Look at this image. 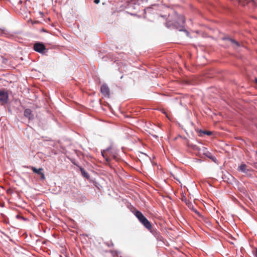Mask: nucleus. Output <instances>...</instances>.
Masks as SVG:
<instances>
[{
  "label": "nucleus",
  "instance_id": "obj_9",
  "mask_svg": "<svg viewBox=\"0 0 257 257\" xmlns=\"http://www.w3.org/2000/svg\"><path fill=\"white\" fill-rule=\"evenodd\" d=\"M223 40H228L230 41L232 44L234 45L235 46V47H239L240 45L238 42L235 41L234 39H232L229 37H224L223 38Z\"/></svg>",
  "mask_w": 257,
  "mask_h": 257
},
{
  "label": "nucleus",
  "instance_id": "obj_17",
  "mask_svg": "<svg viewBox=\"0 0 257 257\" xmlns=\"http://www.w3.org/2000/svg\"><path fill=\"white\" fill-rule=\"evenodd\" d=\"M99 2H100V0H94V3L96 4H98V3H99Z\"/></svg>",
  "mask_w": 257,
  "mask_h": 257
},
{
  "label": "nucleus",
  "instance_id": "obj_8",
  "mask_svg": "<svg viewBox=\"0 0 257 257\" xmlns=\"http://www.w3.org/2000/svg\"><path fill=\"white\" fill-rule=\"evenodd\" d=\"M185 203L186 205L190 210H192L193 212H194L197 214H199V212L194 208V204L191 201L187 200L185 199Z\"/></svg>",
  "mask_w": 257,
  "mask_h": 257
},
{
  "label": "nucleus",
  "instance_id": "obj_18",
  "mask_svg": "<svg viewBox=\"0 0 257 257\" xmlns=\"http://www.w3.org/2000/svg\"><path fill=\"white\" fill-rule=\"evenodd\" d=\"M110 147H109V148H107L105 150V151H109L110 150ZM104 151H105V150H104V151H103V152H104Z\"/></svg>",
  "mask_w": 257,
  "mask_h": 257
},
{
  "label": "nucleus",
  "instance_id": "obj_19",
  "mask_svg": "<svg viewBox=\"0 0 257 257\" xmlns=\"http://www.w3.org/2000/svg\"><path fill=\"white\" fill-rule=\"evenodd\" d=\"M255 257H257V249H256V252H255Z\"/></svg>",
  "mask_w": 257,
  "mask_h": 257
},
{
  "label": "nucleus",
  "instance_id": "obj_16",
  "mask_svg": "<svg viewBox=\"0 0 257 257\" xmlns=\"http://www.w3.org/2000/svg\"><path fill=\"white\" fill-rule=\"evenodd\" d=\"M17 218H21V219H23V220H25V218H24V217H23V216H20L19 215H17Z\"/></svg>",
  "mask_w": 257,
  "mask_h": 257
},
{
  "label": "nucleus",
  "instance_id": "obj_5",
  "mask_svg": "<svg viewBox=\"0 0 257 257\" xmlns=\"http://www.w3.org/2000/svg\"><path fill=\"white\" fill-rule=\"evenodd\" d=\"M24 116L28 118L29 120H33L34 119V115L33 113L32 110L29 108L25 109Z\"/></svg>",
  "mask_w": 257,
  "mask_h": 257
},
{
  "label": "nucleus",
  "instance_id": "obj_11",
  "mask_svg": "<svg viewBox=\"0 0 257 257\" xmlns=\"http://www.w3.org/2000/svg\"><path fill=\"white\" fill-rule=\"evenodd\" d=\"M78 167L80 169V172H81V173L82 175L84 177H85V178H86L87 179H88L89 178V177H90L89 174L82 167H80V166H78Z\"/></svg>",
  "mask_w": 257,
  "mask_h": 257
},
{
  "label": "nucleus",
  "instance_id": "obj_12",
  "mask_svg": "<svg viewBox=\"0 0 257 257\" xmlns=\"http://www.w3.org/2000/svg\"><path fill=\"white\" fill-rule=\"evenodd\" d=\"M148 1V0H137V2L138 3V5H136V7H138L141 3H146ZM134 4H136V3H135V1H132V2H131L128 5V6L129 7H131L132 6V5H134Z\"/></svg>",
  "mask_w": 257,
  "mask_h": 257
},
{
  "label": "nucleus",
  "instance_id": "obj_6",
  "mask_svg": "<svg viewBox=\"0 0 257 257\" xmlns=\"http://www.w3.org/2000/svg\"><path fill=\"white\" fill-rule=\"evenodd\" d=\"M238 170L242 173L248 174V173L251 170L250 168H248L246 164L242 163L238 168Z\"/></svg>",
  "mask_w": 257,
  "mask_h": 257
},
{
  "label": "nucleus",
  "instance_id": "obj_3",
  "mask_svg": "<svg viewBox=\"0 0 257 257\" xmlns=\"http://www.w3.org/2000/svg\"><path fill=\"white\" fill-rule=\"evenodd\" d=\"M34 50L41 54H44L46 52V47L44 44L41 42H36L33 47Z\"/></svg>",
  "mask_w": 257,
  "mask_h": 257
},
{
  "label": "nucleus",
  "instance_id": "obj_14",
  "mask_svg": "<svg viewBox=\"0 0 257 257\" xmlns=\"http://www.w3.org/2000/svg\"><path fill=\"white\" fill-rule=\"evenodd\" d=\"M200 132L203 134L207 135L208 136H210L212 134V133L210 131H200Z\"/></svg>",
  "mask_w": 257,
  "mask_h": 257
},
{
  "label": "nucleus",
  "instance_id": "obj_13",
  "mask_svg": "<svg viewBox=\"0 0 257 257\" xmlns=\"http://www.w3.org/2000/svg\"><path fill=\"white\" fill-rule=\"evenodd\" d=\"M204 154L208 158L211 159L212 160L214 161L215 159V158L212 155V154L209 152H207L206 153H204Z\"/></svg>",
  "mask_w": 257,
  "mask_h": 257
},
{
  "label": "nucleus",
  "instance_id": "obj_15",
  "mask_svg": "<svg viewBox=\"0 0 257 257\" xmlns=\"http://www.w3.org/2000/svg\"><path fill=\"white\" fill-rule=\"evenodd\" d=\"M101 155L103 157V158H105V160L107 161V162H109V159L107 157H106L103 154V152H101Z\"/></svg>",
  "mask_w": 257,
  "mask_h": 257
},
{
  "label": "nucleus",
  "instance_id": "obj_1",
  "mask_svg": "<svg viewBox=\"0 0 257 257\" xmlns=\"http://www.w3.org/2000/svg\"><path fill=\"white\" fill-rule=\"evenodd\" d=\"M185 18L183 16H180L177 17V21L174 22L167 21L165 23L166 26L170 29H176L179 31L185 32L187 35H189V32L185 29Z\"/></svg>",
  "mask_w": 257,
  "mask_h": 257
},
{
  "label": "nucleus",
  "instance_id": "obj_2",
  "mask_svg": "<svg viewBox=\"0 0 257 257\" xmlns=\"http://www.w3.org/2000/svg\"><path fill=\"white\" fill-rule=\"evenodd\" d=\"M135 215L140 222L143 224L147 229L150 230L152 228V226L151 222L141 211L137 210L135 213Z\"/></svg>",
  "mask_w": 257,
  "mask_h": 257
},
{
  "label": "nucleus",
  "instance_id": "obj_20",
  "mask_svg": "<svg viewBox=\"0 0 257 257\" xmlns=\"http://www.w3.org/2000/svg\"><path fill=\"white\" fill-rule=\"evenodd\" d=\"M255 82L257 83V78L255 79Z\"/></svg>",
  "mask_w": 257,
  "mask_h": 257
},
{
  "label": "nucleus",
  "instance_id": "obj_7",
  "mask_svg": "<svg viewBox=\"0 0 257 257\" xmlns=\"http://www.w3.org/2000/svg\"><path fill=\"white\" fill-rule=\"evenodd\" d=\"M101 92L104 96L108 97L109 95V89L106 84H103L100 88Z\"/></svg>",
  "mask_w": 257,
  "mask_h": 257
},
{
  "label": "nucleus",
  "instance_id": "obj_10",
  "mask_svg": "<svg viewBox=\"0 0 257 257\" xmlns=\"http://www.w3.org/2000/svg\"><path fill=\"white\" fill-rule=\"evenodd\" d=\"M32 170L34 173H35L37 174L41 175L42 179H44L45 178L44 173H43L42 172V168L37 169L35 167H32Z\"/></svg>",
  "mask_w": 257,
  "mask_h": 257
},
{
  "label": "nucleus",
  "instance_id": "obj_4",
  "mask_svg": "<svg viewBox=\"0 0 257 257\" xmlns=\"http://www.w3.org/2000/svg\"><path fill=\"white\" fill-rule=\"evenodd\" d=\"M9 94L5 89L0 90V102L3 104H7L8 101Z\"/></svg>",
  "mask_w": 257,
  "mask_h": 257
}]
</instances>
